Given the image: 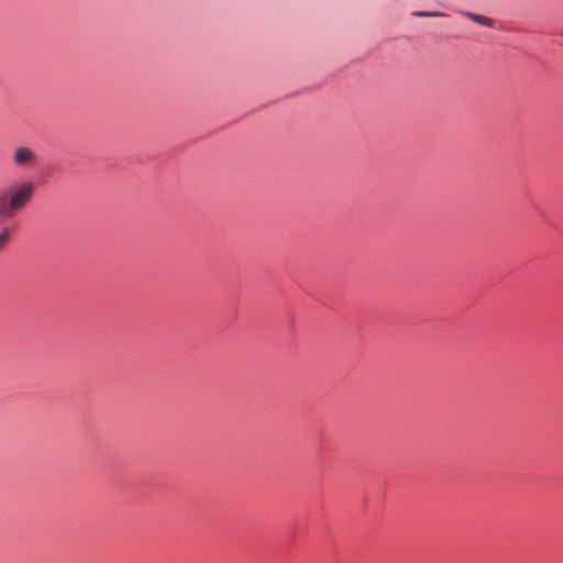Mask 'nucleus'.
Returning a JSON list of instances; mask_svg holds the SVG:
<instances>
[{"label": "nucleus", "mask_w": 563, "mask_h": 563, "mask_svg": "<svg viewBox=\"0 0 563 563\" xmlns=\"http://www.w3.org/2000/svg\"><path fill=\"white\" fill-rule=\"evenodd\" d=\"M33 190V184L24 183L0 191V221L11 218L21 209L32 197Z\"/></svg>", "instance_id": "f257e3e1"}, {"label": "nucleus", "mask_w": 563, "mask_h": 563, "mask_svg": "<svg viewBox=\"0 0 563 563\" xmlns=\"http://www.w3.org/2000/svg\"><path fill=\"white\" fill-rule=\"evenodd\" d=\"M13 163L23 168L32 167L36 163V155L31 148L19 146L13 152Z\"/></svg>", "instance_id": "f03ea898"}, {"label": "nucleus", "mask_w": 563, "mask_h": 563, "mask_svg": "<svg viewBox=\"0 0 563 563\" xmlns=\"http://www.w3.org/2000/svg\"><path fill=\"white\" fill-rule=\"evenodd\" d=\"M465 15L468 19H471L472 21H474L481 25L489 26V27L493 25V21L487 16L476 14V13H471V12L465 13Z\"/></svg>", "instance_id": "7ed1b4c3"}, {"label": "nucleus", "mask_w": 563, "mask_h": 563, "mask_svg": "<svg viewBox=\"0 0 563 563\" xmlns=\"http://www.w3.org/2000/svg\"><path fill=\"white\" fill-rule=\"evenodd\" d=\"M11 236V230L9 228H3L0 231V251H2L5 245L9 243Z\"/></svg>", "instance_id": "20e7f679"}, {"label": "nucleus", "mask_w": 563, "mask_h": 563, "mask_svg": "<svg viewBox=\"0 0 563 563\" xmlns=\"http://www.w3.org/2000/svg\"><path fill=\"white\" fill-rule=\"evenodd\" d=\"M415 14L418 15V16H439V15H442V13L427 12V11L417 12Z\"/></svg>", "instance_id": "39448f33"}]
</instances>
